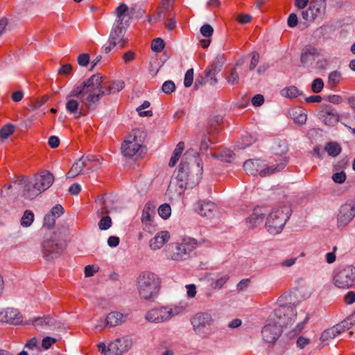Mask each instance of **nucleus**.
I'll list each match as a JSON object with an SVG mask.
<instances>
[{"mask_svg": "<svg viewBox=\"0 0 355 355\" xmlns=\"http://www.w3.org/2000/svg\"><path fill=\"white\" fill-rule=\"evenodd\" d=\"M132 340L128 337H122L115 339L114 341L109 343L107 347L105 343H99L98 351L101 354H105L109 352L112 355H122L127 353L132 347Z\"/></svg>", "mask_w": 355, "mask_h": 355, "instance_id": "9", "label": "nucleus"}, {"mask_svg": "<svg viewBox=\"0 0 355 355\" xmlns=\"http://www.w3.org/2000/svg\"><path fill=\"white\" fill-rule=\"evenodd\" d=\"M123 87V81H105L100 73L93 75L67 96L66 110L76 119L85 116L89 110L96 108L103 96L119 92Z\"/></svg>", "mask_w": 355, "mask_h": 355, "instance_id": "1", "label": "nucleus"}, {"mask_svg": "<svg viewBox=\"0 0 355 355\" xmlns=\"http://www.w3.org/2000/svg\"><path fill=\"white\" fill-rule=\"evenodd\" d=\"M268 211L266 207H257L253 210L252 214L248 218V223L250 224L251 227H254L257 225L263 222L264 216Z\"/></svg>", "mask_w": 355, "mask_h": 355, "instance_id": "24", "label": "nucleus"}, {"mask_svg": "<svg viewBox=\"0 0 355 355\" xmlns=\"http://www.w3.org/2000/svg\"><path fill=\"white\" fill-rule=\"evenodd\" d=\"M282 334V329L277 324H268L265 325L261 331L264 342L273 343L277 340Z\"/></svg>", "mask_w": 355, "mask_h": 355, "instance_id": "17", "label": "nucleus"}, {"mask_svg": "<svg viewBox=\"0 0 355 355\" xmlns=\"http://www.w3.org/2000/svg\"><path fill=\"white\" fill-rule=\"evenodd\" d=\"M225 61H226V58H225V55L224 54H218L214 58L211 64H210L209 67L213 68V70L214 71H220Z\"/></svg>", "mask_w": 355, "mask_h": 355, "instance_id": "35", "label": "nucleus"}, {"mask_svg": "<svg viewBox=\"0 0 355 355\" xmlns=\"http://www.w3.org/2000/svg\"><path fill=\"white\" fill-rule=\"evenodd\" d=\"M78 62L80 66L86 67L89 62V55L82 53L78 57Z\"/></svg>", "mask_w": 355, "mask_h": 355, "instance_id": "59", "label": "nucleus"}, {"mask_svg": "<svg viewBox=\"0 0 355 355\" xmlns=\"http://www.w3.org/2000/svg\"><path fill=\"white\" fill-rule=\"evenodd\" d=\"M62 250L63 246L55 239V235L45 239L42 245L43 257L47 261L57 258Z\"/></svg>", "mask_w": 355, "mask_h": 355, "instance_id": "12", "label": "nucleus"}, {"mask_svg": "<svg viewBox=\"0 0 355 355\" xmlns=\"http://www.w3.org/2000/svg\"><path fill=\"white\" fill-rule=\"evenodd\" d=\"M160 287L161 280L153 272H141L137 279L138 293L144 300L154 301L159 295Z\"/></svg>", "mask_w": 355, "mask_h": 355, "instance_id": "3", "label": "nucleus"}, {"mask_svg": "<svg viewBox=\"0 0 355 355\" xmlns=\"http://www.w3.org/2000/svg\"><path fill=\"white\" fill-rule=\"evenodd\" d=\"M259 62V54L257 51L252 53V59L249 66L250 70H254Z\"/></svg>", "mask_w": 355, "mask_h": 355, "instance_id": "53", "label": "nucleus"}, {"mask_svg": "<svg viewBox=\"0 0 355 355\" xmlns=\"http://www.w3.org/2000/svg\"><path fill=\"white\" fill-rule=\"evenodd\" d=\"M210 144H212V141H211L210 137L209 136H205L202 139L201 142H200V151H206L208 149Z\"/></svg>", "mask_w": 355, "mask_h": 355, "instance_id": "57", "label": "nucleus"}, {"mask_svg": "<svg viewBox=\"0 0 355 355\" xmlns=\"http://www.w3.org/2000/svg\"><path fill=\"white\" fill-rule=\"evenodd\" d=\"M320 118L328 125H333L338 121L339 116L331 109H327L320 113Z\"/></svg>", "mask_w": 355, "mask_h": 355, "instance_id": "27", "label": "nucleus"}, {"mask_svg": "<svg viewBox=\"0 0 355 355\" xmlns=\"http://www.w3.org/2000/svg\"><path fill=\"white\" fill-rule=\"evenodd\" d=\"M159 215L164 219H167L171 214V208L168 204H163L158 208Z\"/></svg>", "mask_w": 355, "mask_h": 355, "instance_id": "44", "label": "nucleus"}, {"mask_svg": "<svg viewBox=\"0 0 355 355\" xmlns=\"http://www.w3.org/2000/svg\"><path fill=\"white\" fill-rule=\"evenodd\" d=\"M204 239L197 241L191 237L182 239L180 243L171 244L166 250V257L174 261H184L190 258L192 252L205 243Z\"/></svg>", "mask_w": 355, "mask_h": 355, "instance_id": "4", "label": "nucleus"}, {"mask_svg": "<svg viewBox=\"0 0 355 355\" xmlns=\"http://www.w3.org/2000/svg\"><path fill=\"white\" fill-rule=\"evenodd\" d=\"M343 79L342 73L338 70H335L329 73L327 83L331 88H334L342 82Z\"/></svg>", "mask_w": 355, "mask_h": 355, "instance_id": "30", "label": "nucleus"}, {"mask_svg": "<svg viewBox=\"0 0 355 355\" xmlns=\"http://www.w3.org/2000/svg\"><path fill=\"white\" fill-rule=\"evenodd\" d=\"M20 191H22V196L24 198L30 200L35 198L42 193L40 189L36 187L34 183L31 182L28 178L21 177L8 187H5L1 191V194L6 193L5 196L15 195Z\"/></svg>", "mask_w": 355, "mask_h": 355, "instance_id": "7", "label": "nucleus"}, {"mask_svg": "<svg viewBox=\"0 0 355 355\" xmlns=\"http://www.w3.org/2000/svg\"><path fill=\"white\" fill-rule=\"evenodd\" d=\"M309 7L314 14H316V17L324 13L325 10V2L322 0H316L310 3Z\"/></svg>", "mask_w": 355, "mask_h": 355, "instance_id": "33", "label": "nucleus"}, {"mask_svg": "<svg viewBox=\"0 0 355 355\" xmlns=\"http://www.w3.org/2000/svg\"><path fill=\"white\" fill-rule=\"evenodd\" d=\"M273 152L275 154H284L288 151V146L286 141H279L272 146Z\"/></svg>", "mask_w": 355, "mask_h": 355, "instance_id": "43", "label": "nucleus"}, {"mask_svg": "<svg viewBox=\"0 0 355 355\" xmlns=\"http://www.w3.org/2000/svg\"><path fill=\"white\" fill-rule=\"evenodd\" d=\"M339 334H340V333L338 330V328H336V327L334 326L331 328H329L324 331L320 336V340L322 341H326L331 339H334Z\"/></svg>", "mask_w": 355, "mask_h": 355, "instance_id": "34", "label": "nucleus"}, {"mask_svg": "<svg viewBox=\"0 0 355 355\" xmlns=\"http://www.w3.org/2000/svg\"><path fill=\"white\" fill-rule=\"evenodd\" d=\"M187 308L186 304L162 306L148 310L145 319L151 323H163L169 321L172 318L183 314Z\"/></svg>", "mask_w": 355, "mask_h": 355, "instance_id": "5", "label": "nucleus"}, {"mask_svg": "<svg viewBox=\"0 0 355 355\" xmlns=\"http://www.w3.org/2000/svg\"><path fill=\"white\" fill-rule=\"evenodd\" d=\"M184 148V144L182 141H180L176 148H175L173 155L169 161L168 165L170 167H173L180 159L181 154Z\"/></svg>", "mask_w": 355, "mask_h": 355, "instance_id": "31", "label": "nucleus"}, {"mask_svg": "<svg viewBox=\"0 0 355 355\" xmlns=\"http://www.w3.org/2000/svg\"><path fill=\"white\" fill-rule=\"evenodd\" d=\"M216 205L211 201H198L194 205V209L203 216L211 217L216 211Z\"/></svg>", "mask_w": 355, "mask_h": 355, "instance_id": "20", "label": "nucleus"}, {"mask_svg": "<svg viewBox=\"0 0 355 355\" xmlns=\"http://www.w3.org/2000/svg\"><path fill=\"white\" fill-rule=\"evenodd\" d=\"M336 328H338V330L341 334L342 332L345 331L346 329H350L352 326L349 323V322L347 321V318L344 320H343L340 324H338L336 325Z\"/></svg>", "mask_w": 355, "mask_h": 355, "instance_id": "60", "label": "nucleus"}, {"mask_svg": "<svg viewBox=\"0 0 355 355\" xmlns=\"http://www.w3.org/2000/svg\"><path fill=\"white\" fill-rule=\"evenodd\" d=\"M94 161V155L83 156L76 162L67 173L68 178H73L78 176L83 170L85 166H87L92 162Z\"/></svg>", "mask_w": 355, "mask_h": 355, "instance_id": "18", "label": "nucleus"}, {"mask_svg": "<svg viewBox=\"0 0 355 355\" xmlns=\"http://www.w3.org/2000/svg\"><path fill=\"white\" fill-rule=\"evenodd\" d=\"M297 22L298 19L297 15L295 13L290 14L287 21L288 26L291 28L295 27L297 24Z\"/></svg>", "mask_w": 355, "mask_h": 355, "instance_id": "63", "label": "nucleus"}, {"mask_svg": "<svg viewBox=\"0 0 355 355\" xmlns=\"http://www.w3.org/2000/svg\"><path fill=\"white\" fill-rule=\"evenodd\" d=\"M320 55L318 49L308 46L303 49L300 61L303 65L312 64L315 59Z\"/></svg>", "mask_w": 355, "mask_h": 355, "instance_id": "22", "label": "nucleus"}, {"mask_svg": "<svg viewBox=\"0 0 355 355\" xmlns=\"http://www.w3.org/2000/svg\"><path fill=\"white\" fill-rule=\"evenodd\" d=\"M34 220V214L32 211L26 210L24 211L21 218V225L25 227L31 226Z\"/></svg>", "mask_w": 355, "mask_h": 355, "instance_id": "40", "label": "nucleus"}, {"mask_svg": "<svg viewBox=\"0 0 355 355\" xmlns=\"http://www.w3.org/2000/svg\"><path fill=\"white\" fill-rule=\"evenodd\" d=\"M220 71H214L213 68L208 67L205 71L204 81L209 83L211 85H215L218 83V80L216 78V75Z\"/></svg>", "mask_w": 355, "mask_h": 355, "instance_id": "32", "label": "nucleus"}, {"mask_svg": "<svg viewBox=\"0 0 355 355\" xmlns=\"http://www.w3.org/2000/svg\"><path fill=\"white\" fill-rule=\"evenodd\" d=\"M281 94L283 96L287 98H295L300 96L302 93L295 86H291L283 89L281 91Z\"/></svg>", "mask_w": 355, "mask_h": 355, "instance_id": "39", "label": "nucleus"}, {"mask_svg": "<svg viewBox=\"0 0 355 355\" xmlns=\"http://www.w3.org/2000/svg\"><path fill=\"white\" fill-rule=\"evenodd\" d=\"M243 62L238 61L235 66L233 67L227 68L225 73L224 77L226 79L227 82L231 85H238L240 81V78L239 76V73L237 71L236 67L241 64Z\"/></svg>", "mask_w": 355, "mask_h": 355, "instance_id": "26", "label": "nucleus"}, {"mask_svg": "<svg viewBox=\"0 0 355 355\" xmlns=\"http://www.w3.org/2000/svg\"><path fill=\"white\" fill-rule=\"evenodd\" d=\"M55 222V218L51 215V214H49L45 216L44 219V225L46 226L47 227L50 228L53 226Z\"/></svg>", "mask_w": 355, "mask_h": 355, "instance_id": "62", "label": "nucleus"}, {"mask_svg": "<svg viewBox=\"0 0 355 355\" xmlns=\"http://www.w3.org/2000/svg\"><path fill=\"white\" fill-rule=\"evenodd\" d=\"M213 321L211 315L206 312L198 313L191 320L194 330L199 334L210 327Z\"/></svg>", "mask_w": 355, "mask_h": 355, "instance_id": "15", "label": "nucleus"}, {"mask_svg": "<svg viewBox=\"0 0 355 355\" xmlns=\"http://www.w3.org/2000/svg\"><path fill=\"white\" fill-rule=\"evenodd\" d=\"M128 26V24L114 23L108 42H111L112 45H117L119 49L124 48L128 42V38L125 37Z\"/></svg>", "mask_w": 355, "mask_h": 355, "instance_id": "13", "label": "nucleus"}, {"mask_svg": "<svg viewBox=\"0 0 355 355\" xmlns=\"http://www.w3.org/2000/svg\"><path fill=\"white\" fill-rule=\"evenodd\" d=\"M302 15L306 21H313L316 18V14H314L310 7L306 10L302 11Z\"/></svg>", "mask_w": 355, "mask_h": 355, "instance_id": "52", "label": "nucleus"}, {"mask_svg": "<svg viewBox=\"0 0 355 355\" xmlns=\"http://www.w3.org/2000/svg\"><path fill=\"white\" fill-rule=\"evenodd\" d=\"M112 219L109 216L103 217L98 222V227L101 230H106L112 225Z\"/></svg>", "mask_w": 355, "mask_h": 355, "instance_id": "48", "label": "nucleus"}, {"mask_svg": "<svg viewBox=\"0 0 355 355\" xmlns=\"http://www.w3.org/2000/svg\"><path fill=\"white\" fill-rule=\"evenodd\" d=\"M324 87V82L322 78H315L311 84V90L314 93H320Z\"/></svg>", "mask_w": 355, "mask_h": 355, "instance_id": "47", "label": "nucleus"}, {"mask_svg": "<svg viewBox=\"0 0 355 355\" xmlns=\"http://www.w3.org/2000/svg\"><path fill=\"white\" fill-rule=\"evenodd\" d=\"M153 213V209L150 207V205L147 203L142 211L141 222L143 224L147 225L150 222Z\"/></svg>", "mask_w": 355, "mask_h": 355, "instance_id": "36", "label": "nucleus"}, {"mask_svg": "<svg viewBox=\"0 0 355 355\" xmlns=\"http://www.w3.org/2000/svg\"><path fill=\"white\" fill-rule=\"evenodd\" d=\"M164 48V40L161 38H156L152 41L151 49L153 51L160 52Z\"/></svg>", "mask_w": 355, "mask_h": 355, "instance_id": "49", "label": "nucleus"}, {"mask_svg": "<svg viewBox=\"0 0 355 355\" xmlns=\"http://www.w3.org/2000/svg\"><path fill=\"white\" fill-rule=\"evenodd\" d=\"M193 81V69H189L184 75V85L186 87L191 86Z\"/></svg>", "mask_w": 355, "mask_h": 355, "instance_id": "50", "label": "nucleus"}, {"mask_svg": "<svg viewBox=\"0 0 355 355\" xmlns=\"http://www.w3.org/2000/svg\"><path fill=\"white\" fill-rule=\"evenodd\" d=\"M0 322L20 324H22V315L17 309L7 308L0 311Z\"/></svg>", "mask_w": 355, "mask_h": 355, "instance_id": "16", "label": "nucleus"}, {"mask_svg": "<svg viewBox=\"0 0 355 355\" xmlns=\"http://www.w3.org/2000/svg\"><path fill=\"white\" fill-rule=\"evenodd\" d=\"M139 129L132 130L121 145V151L126 157H132L141 148L144 136Z\"/></svg>", "mask_w": 355, "mask_h": 355, "instance_id": "8", "label": "nucleus"}, {"mask_svg": "<svg viewBox=\"0 0 355 355\" xmlns=\"http://www.w3.org/2000/svg\"><path fill=\"white\" fill-rule=\"evenodd\" d=\"M230 276L228 275H223L217 278L211 284V287L214 290H220L229 281Z\"/></svg>", "mask_w": 355, "mask_h": 355, "instance_id": "37", "label": "nucleus"}, {"mask_svg": "<svg viewBox=\"0 0 355 355\" xmlns=\"http://www.w3.org/2000/svg\"><path fill=\"white\" fill-rule=\"evenodd\" d=\"M276 164H272L259 171V175L262 178L270 176L274 173L282 171L288 163L286 157H280Z\"/></svg>", "mask_w": 355, "mask_h": 355, "instance_id": "21", "label": "nucleus"}, {"mask_svg": "<svg viewBox=\"0 0 355 355\" xmlns=\"http://www.w3.org/2000/svg\"><path fill=\"white\" fill-rule=\"evenodd\" d=\"M355 216V202L347 201L340 208L339 214L337 218L338 228L345 227Z\"/></svg>", "mask_w": 355, "mask_h": 355, "instance_id": "14", "label": "nucleus"}, {"mask_svg": "<svg viewBox=\"0 0 355 355\" xmlns=\"http://www.w3.org/2000/svg\"><path fill=\"white\" fill-rule=\"evenodd\" d=\"M128 7L125 3H121L115 10V14L116 16L114 23L128 24L125 21V14L128 12Z\"/></svg>", "mask_w": 355, "mask_h": 355, "instance_id": "29", "label": "nucleus"}, {"mask_svg": "<svg viewBox=\"0 0 355 355\" xmlns=\"http://www.w3.org/2000/svg\"><path fill=\"white\" fill-rule=\"evenodd\" d=\"M169 238L170 234L167 231H162L150 241V248L153 250L160 249L168 241Z\"/></svg>", "mask_w": 355, "mask_h": 355, "instance_id": "23", "label": "nucleus"}, {"mask_svg": "<svg viewBox=\"0 0 355 355\" xmlns=\"http://www.w3.org/2000/svg\"><path fill=\"white\" fill-rule=\"evenodd\" d=\"M293 121L297 124L302 125L305 123L307 120L306 113L301 109L295 111L293 114Z\"/></svg>", "mask_w": 355, "mask_h": 355, "instance_id": "41", "label": "nucleus"}, {"mask_svg": "<svg viewBox=\"0 0 355 355\" xmlns=\"http://www.w3.org/2000/svg\"><path fill=\"white\" fill-rule=\"evenodd\" d=\"M31 324L34 326L50 324L52 323V318L49 316L37 317L30 320Z\"/></svg>", "mask_w": 355, "mask_h": 355, "instance_id": "45", "label": "nucleus"}, {"mask_svg": "<svg viewBox=\"0 0 355 355\" xmlns=\"http://www.w3.org/2000/svg\"><path fill=\"white\" fill-rule=\"evenodd\" d=\"M260 167L261 162L259 159H249L245 161L243 164V168L245 172L252 175L259 174V171H261Z\"/></svg>", "mask_w": 355, "mask_h": 355, "instance_id": "28", "label": "nucleus"}, {"mask_svg": "<svg viewBox=\"0 0 355 355\" xmlns=\"http://www.w3.org/2000/svg\"><path fill=\"white\" fill-rule=\"evenodd\" d=\"M98 268L94 266L88 265L85 268V277H92L98 271Z\"/></svg>", "mask_w": 355, "mask_h": 355, "instance_id": "64", "label": "nucleus"}, {"mask_svg": "<svg viewBox=\"0 0 355 355\" xmlns=\"http://www.w3.org/2000/svg\"><path fill=\"white\" fill-rule=\"evenodd\" d=\"M254 141V139L250 135H246L242 137L243 144L239 146L240 148H245Z\"/></svg>", "mask_w": 355, "mask_h": 355, "instance_id": "61", "label": "nucleus"}, {"mask_svg": "<svg viewBox=\"0 0 355 355\" xmlns=\"http://www.w3.org/2000/svg\"><path fill=\"white\" fill-rule=\"evenodd\" d=\"M291 214V209L288 205L274 208L266 218V227L268 232L273 235L282 232Z\"/></svg>", "mask_w": 355, "mask_h": 355, "instance_id": "6", "label": "nucleus"}, {"mask_svg": "<svg viewBox=\"0 0 355 355\" xmlns=\"http://www.w3.org/2000/svg\"><path fill=\"white\" fill-rule=\"evenodd\" d=\"M63 212V207L60 205H57L51 209L50 214L56 218L60 217Z\"/></svg>", "mask_w": 355, "mask_h": 355, "instance_id": "58", "label": "nucleus"}, {"mask_svg": "<svg viewBox=\"0 0 355 355\" xmlns=\"http://www.w3.org/2000/svg\"><path fill=\"white\" fill-rule=\"evenodd\" d=\"M54 181V177L52 173L49 171H44L40 175L35 176L34 184L36 187L40 189L41 192L49 189Z\"/></svg>", "mask_w": 355, "mask_h": 355, "instance_id": "19", "label": "nucleus"}, {"mask_svg": "<svg viewBox=\"0 0 355 355\" xmlns=\"http://www.w3.org/2000/svg\"><path fill=\"white\" fill-rule=\"evenodd\" d=\"M57 340L54 338L46 336L43 338L42 341V346L44 349H48L50 347L54 344Z\"/></svg>", "mask_w": 355, "mask_h": 355, "instance_id": "56", "label": "nucleus"}, {"mask_svg": "<svg viewBox=\"0 0 355 355\" xmlns=\"http://www.w3.org/2000/svg\"><path fill=\"white\" fill-rule=\"evenodd\" d=\"M212 156L216 157L222 161L230 162L233 157V154L230 150H225L220 153H214Z\"/></svg>", "mask_w": 355, "mask_h": 355, "instance_id": "42", "label": "nucleus"}, {"mask_svg": "<svg viewBox=\"0 0 355 355\" xmlns=\"http://www.w3.org/2000/svg\"><path fill=\"white\" fill-rule=\"evenodd\" d=\"M202 173V166L199 157L190 155L187 152L179 166L176 180L181 189L192 188L198 184Z\"/></svg>", "mask_w": 355, "mask_h": 355, "instance_id": "2", "label": "nucleus"}, {"mask_svg": "<svg viewBox=\"0 0 355 355\" xmlns=\"http://www.w3.org/2000/svg\"><path fill=\"white\" fill-rule=\"evenodd\" d=\"M200 33L203 36L209 37L212 35L214 29L209 24H204L200 28Z\"/></svg>", "mask_w": 355, "mask_h": 355, "instance_id": "55", "label": "nucleus"}, {"mask_svg": "<svg viewBox=\"0 0 355 355\" xmlns=\"http://www.w3.org/2000/svg\"><path fill=\"white\" fill-rule=\"evenodd\" d=\"M332 180L336 183L342 184L346 180V174L344 171L336 173L332 175Z\"/></svg>", "mask_w": 355, "mask_h": 355, "instance_id": "54", "label": "nucleus"}, {"mask_svg": "<svg viewBox=\"0 0 355 355\" xmlns=\"http://www.w3.org/2000/svg\"><path fill=\"white\" fill-rule=\"evenodd\" d=\"M15 130V127L11 124H6L0 129V137L1 139H7L11 135Z\"/></svg>", "mask_w": 355, "mask_h": 355, "instance_id": "46", "label": "nucleus"}, {"mask_svg": "<svg viewBox=\"0 0 355 355\" xmlns=\"http://www.w3.org/2000/svg\"><path fill=\"white\" fill-rule=\"evenodd\" d=\"M128 315L123 314L119 311H112L108 313L106 318V325L109 327H116L122 324L126 321Z\"/></svg>", "mask_w": 355, "mask_h": 355, "instance_id": "25", "label": "nucleus"}, {"mask_svg": "<svg viewBox=\"0 0 355 355\" xmlns=\"http://www.w3.org/2000/svg\"><path fill=\"white\" fill-rule=\"evenodd\" d=\"M325 150L328 153L329 155L336 157L341 151V148L336 142H329L325 146Z\"/></svg>", "mask_w": 355, "mask_h": 355, "instance_id": "38", "label": "nucleus"}, {"mask_svg": "<svg viewBox=\"0 0 355 355\" xmlns=\"http://www.w3.org/2000/svg\"><path fill=\"white\" fill-rule=\"evenodd\" d=\"M175 89V85L174 83L171 80H167L164 83L162 89L165 94H171Z\"/></svg>", "mask_w": 355, "mask_h": 355, "instance_id": "51", "label": "nucleus"}, {"mask_svg": "<svg viewBox=\"0 0 355 355\" xmlns=\"http://www.w3.org/2000/svg\"><path fill=\"white\" fill-rule=\"evenodd\" d=\"M334 284L341 288L352 287L355 283V267L347 266L335 275Z\"/></svg>", "mask_w": 355, "mask_h": 355, "instance_id": "11", "label": "nucleus"}, {"mask_svg": "<svg viewBox=\"0 0 355 355\" xmlns=\"http://www.w3.org/2000/svg\"><path fill=\"white\" fill-rule=\"evenodd\" d=\"M274 313L276 323L281 329L291 326L297 316L296 309L292 304L279 306L275 309Z\"/></svg>", "mask_w": 355, "mask_h": 355, "instance_id": "10", "label": "nucleus"}]
</instances>
